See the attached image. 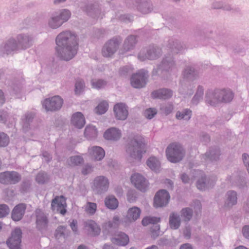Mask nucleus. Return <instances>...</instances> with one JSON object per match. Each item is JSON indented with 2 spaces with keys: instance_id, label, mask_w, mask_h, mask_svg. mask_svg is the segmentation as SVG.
<instances>
[{
  "instance_id": "3c124183",
  "label": "nucleus",
  "mask_w": 249,
  "mask_h": 249,
  "mask_svg": "<svg viewBox=\"0 0 249 249\" xmlns=\"http://www.w3.org/2000/svg\"><path fill=\"white\" fill-rule=\"evenodd\" d=\"M146 57L148 59H153L156 58V55L155 52L154 50L152 51V52L148 53L147 54V56Z\"/></svg>"
},
{
  "instance_id": "f704fd0d",
  "label": "nucleus",
  "mask_w": 249,
  "mask_h": 249,
  "mask_svg": "<svg viewBox=\"0 0 249 249\" xmlns=\"http://www.w3.org/2000/svg\"><path fill=\"white\" fill-rule=\"evenodd\" d=\"M191 110L189 109L185 110V112L183 113H181V112L178 111L176 114V117L178 119H184L185 120H189L191 118Z\"/></svg>"
},
{
  "instance_id": "20e7f679",
  "label": "nucleus",
  "mask_w": 249,
  "mask_h": 249,
  "mask_svg": "<svg viewBox=\"0 0 249 249\" xmlns=\"http://www.w3.org/2000/svg\"><path fill=\"white\" fill-rule=\"evenodd\" d=\"M166 154L169 161L176 163L182 160L184 155V151L179 144L173 143L167 147Z\"/></svg>"
},
{
  "instance_id": "bf43d9fd",
  "label": "nucleus",
  "mask_w": 249,
  "mask_h": 249,
  "mask_svg": "<svg viewBox=\"0 0 249 249\" xmlns=\"http://www.w3.org/2000/svg\"><path fill=\"white\" fill-rule=\"evenodd\" d=\"M119 222V218L117 216H115L113 218V223L115 225L117 222Z\"/></svg>"
},
{
  "instance_id": "5701e85b",
  "label": "nucleus",
  "mask_w": 249,
  "mask_h": 249,
  "mask_svg": "<svg viewBox=\"0 0 249 249\" xmlns=\"http://www.w3.org/2000/svg\"><path fill=\"white\" fill-rule=\"evenodd\" d=\"M94 184L97 188L106 189L108 187L109 182L104 177H98L94 179Z\"/></svg>"
},
{
  "instance_id": "f3484780",
  "label": "nucleus",
  "mask_w": 249,
  "mask_h": 249,
  "mask_svg": "<svg viewBox=\"0 0 249 249\" xmlns=\"http://www.w3.org/2000/svg\"><path fill=\"white\" fill-rule=\"evenodd\" d=\"M26 205L24 204L17 205L13 209L12 213V218L14 221L20 220L25 212Z\"/></svg>"
},
{
  "instance_id": "1a4fd4ad",
  "label": "nucleus",
  "mask_w": 249,
  "mask_h": 249,
  "mask_svg": "<svg viewBox=\"0 0 249 249\" xmlns=\"http://www.w3.org/2000/svg\"><path fill=\"white\" fill-rule=\"evenodd\" d=\"M52 208L53 211L64 214L66 213V207L67 206L66 199L61 196H56L52 202Z\"/></svg>"
},
{
  "instance_id": "49530a36",
  "label": "nucleus",
  "mask_w": 249,
  "mask_h": 249,
  "mask_svg": "<svg viewBox=\"0 0 249 249\" xmlns=\"http://www.w3.org/2000/svg\"><path fill=\"white\" fill-rule=\"evenodd\" d=\"M66 231V228L62 226L59 227L55 231V236L56 238H59L64 235V232Z\"/></svg>"
},
{
  "instance_id": "4be33fe9",
  "label": "nucleus",
  "mask_w": 249,
  "mask_h": 249,
  "mask_svg": "<svg viewBox=\"0 0 249 249\" xmlns=\"http://www.w3.org/2000/svg\"><path fill=\"white\" fill-rule=\"evenodd\" d=\"M140 213L141 211L140 209L138 207H134L128 210L126 217L129 221H134L140 217Z\"/></svg>"
},
{
  "instance_id": "09e8293b",
  "label": "nucleus",
  "mask_w": 249,
  "mask_h": 249,
  "mask_svg": "<svg viewBox=\"0 0 249 249\" xmlns=\"http://www.w3.org/2000/svg\"><path fill=\"white\" fill-rule=\"evenodd\" d=\"M196 186L197 188L200 190H203L206 188V184L205 182L203 181V179L202 178L201 180H199L197 181Z\"/></svg>"
},
{
  "instance_id": "c756f323",
  "label": "nucleus",
  "mask_w": 249,
  "mask_h": 249,
  "mask_svg": "<svg viewBox=\"0 0 249 249\" xmlns=\"http://www.w3.org/2000/svg\"><path fill=\"white\" fill-rule=\"evenodd\" d=\"M136 43V38L134 36H130L124 42V48L127 51L130 49Z\"/></svg>"
},
{
  "instance_id": "f03ea898",
  "label": "nucleus",
  "mask_w": 249,
  "mask_h": 249,
  "mask_svg": "<svg viewBox=\"0 0 249 249\" xmlns=\"http://www.w3.org/2000/svg\"><path fill=\"white\" fill-rule=\"evenodd\" d=\"M126 151L130 157L141 160L142 154L146 152V146L143 138L137 136L131 139L128 142Z\"/></svg>"
},
{
  "instance_id": "7c9ffc66",
  "label": "nucleus",
  "mask_w": 249,
  "mask_h": 249,
  "mask_svg": "<svg viewBox=\"0 0 249 249\" xmlns=\"http://www.w3.org/2000/svg\"><path fill=\"white\" fill-rule=\"evenodd\" d=\"M181 216L184 221H188L192 217V211L189 208L183 209L181 211Z\"/></svg>"
},
{
  "instance_id": "9d476101",
  "label": "nucleus",
  "mask_w": 249,
  "mask_h": 249,
  "mask_svg": "<svg viewBox=\"0 0 249 249\" xmlns=\"http://www.w3.org/2000/svg\"><path fill=\"white\" fill-rule=\"evenodd\" d=\"M160 221V218L156 217L146 216L143 218L142 223L145 226L148 224H152L153 226L151 228V231L152 236L155 237L158 236L160 234V226L157 225Z\"/></svg>"
},
{
  "instance_id": "2f4dec72",
  "label": "nucleus",
  "mask_w": 249,
  "mask_h": 249,
  "mask_svg": "<svg viewBox=\"0 0 249 249\" xmlns=\"http://www.w3.org/2000/svg\"><path fill=\"white\" fill-rule=\"evenodd\" d=\"M49 25L52 28H57L60 26L62 22L60 20L59 17H53L49 21Z\"/></svg>"
},
{
  "instance_id": "c9c22d12",
  "label": "nucleus",
  "mask_w": 249,
  "mask_h": 249,
  "mask_svg": "<svg viewBox=\"0 0 249 249\" xmlns=\"http://www.w3.org/2000/svg\"><path fill=\"white\" fill-rule=\"evenodd\" d=\"M10 176V183H16L18 182L20 180V176L19 175L15 172H10V174H8Z\"/></svg>"
},
{
  "instance_id": "4c0bfd02",
  "label": "nucleus",
  "mask_w": 249,
  "mask_h": 249,
  "mask_svg": "<svg viewBox=\"0 0 249 249\" xmlns=\"http://www.w3.org/2000/svg\"><path fill=\"white\" fill-rule=\"evenodd\" d=\"M10 172H5L0 174V182L3 184L10 183Z\"/></svg>"
},
{
  "instance_id": "774afa93",
  "label": "nucleus",
  "mask_w": 249,
  "mask_h": 249,
  "mask_svg": "<svg viewBox=\"0 0 249 249\" xmlns=\"http://www.w3.org/2000/svg\"><path fill=\"white\" fill-rule=\"evenodd\" d=\"M1 228H2V227H1V223L0 222V231H1Z\"/></svg>"
},
{
  "instance_id": "ea45409f",
  "label": "nucleus",
  "mask_w": 249,
  "mask_h": 249,
  "mask_svg": "<svg viewBox=\"0 0 249 249\" xmlns=\"http://www.w3.org/2000/svg\"><path fill=\"white\" fill-rule=\"evenodd\" d=\"M106 84V83L100 80H92L91 82L92 87L95 89H100L104 87Z\"/></svg>"
},
{
  "instance_id": "473e14b6",
  "label": "nucleus",
  "mask_w": 249,
  "mask_h": 249,
  "mask_svg": "<svg viewBox=\"0 0 249 249\" xmlns=\"http://www.w3.org/2000/svg\"><path fill=\"white\" fill-rule=\"evenodd\" d=\"M97 209V205L95 203L88 202L85 206L86 212L90 214H94Z\"/></svg>"
},
{
  "instance_id": "e2e57ef3",
  "label": "nucleus",
  "mask_w": 249,
  "mask_h": 249,
  "mask_svg": "<svg viewBox=\"0 0 249 249\" xmlns=\"http://www.w3.org/2000/svg\"><path fill=\"white\" fill-rule=\"evenodd\" d=\"M77 249H88L87 247L84 245H80L78 246Z\"/></svg>"
},
{
  "instance_id": "dca6fc26",
  "label": "nucleus",
  "mask_w": 249,
  "mask_h": 249,
  "mask_svg": "<svg viewBox=\"0 0 249 249\" xmlns=\"http://www.w3.org/2000/svg\"><path fill=\"white\" fill-rule=\"evenodd\" d=\"M85 228L89 234L95 236L100 232V229L98 225L93 220H88L84 223Z\"/></svg>"
},
{
  "instance_id": "393cba45",
  "label": "nucleus",
  "mask_w": 249,
  "mask_h": 249,
  "mask_svg": "<svg viewBox=\"0 0 249 249\" xmlns=\"http://www.w3.org/2000/svg\"><path fill=\"white\" fill-rule=\"evenodd\" d=\"M147 166L152 170L157 171L160 167L159 160L155 157L149 158L146 162Z\"/></svg>"
},
{
  "instance_id": "8fccbe9b",
  "label": "nucleus",
  "mask_w": 249,
  "mask_h": 249,
  "mask_svg": "<svg viewBox=\"0 0 249 249\" xmlns=\"http://www.w3.org/2000/svg\"><path fill=\"white\" fill-rule=\"evenodd\" d=\"M243 235L247 238L249 239V226H245L242 230Z\"/></svg>"
},
{
  "instance_id": "cd10ccee",
  "label": "nucleus",
  "mask_w": 249,
  "mask_h": 249,
  "mask_svg": "<svg viewBox=\"0 0 249 249\" xmlns=\"http://www.w3.org/2000/svg\"><path fill=\"white\" fill-rule=\"evenodd\" d=\"M227 196V204L228 206H232L236 203L237 195L236 192L234 191L229 192Z\"/></svg>"
},
{
  "instance_id": "423d86ee",
  "label": "nucleus",
  "mask_w": 249,
  "mask_h": 249,
  "mask_svg": "<svg viewBox=\"0 0 249 249\" xmlns=\"http://www.w3.org/2000/svg\"><path fill=\"white\" fill-rule=\"evenodd\" d=\"M63 103L62 99L59 96H55L51 99H45L43 106L48 111H54L60 109Z\"/></svg>"
},
{
  "instance_id": "9b49d317",
  "label": "nucleus",
  "mask_w": 249,
  "mask_h": 249,
  "mask_svg": "<svg viewBox=\"0 0 249 249\" xmlns=\"http://www.w3.org/2000/svg\"><path fill=\"white\" fill-rule=\"evenodd\" d=\"M118 47V42L116 39H112L107 42L102 50L103 55L105 57H109L116 51Z\"/></svg>"
},
{
  "instance_id": "39448f33",
  "label": "nucleus",
  "mask_w": 249,
  "mask_h": 249,
  "mask_svg": "<svg viewBox=\"0 0 249 249\" xmlns=\"http://www.w3.org/2000/svg\"><path fill=\"white\" fill-rule=\"evenodd\" d=\"M22 232L20 229L16 228L12 232L11 236L7 241L10 249H21Z\"/></svg>"
},
{
  "instance_id": "ddd939ff",
  "label": "nucleus",
  "mask_w": 249,
  "mask_h": 249,
  "mask_svg": "<svg viewBox=\"0 0 249 249\" xmlns=\"http://www.w3.org/2000/svg\"><path fill=\"white\" fill-rule=\"evenodd\" d=\"M114 111L116 118L118 120H124L128 116L127 109L123 103L116 104L114 107Z\"/></svg>"
},
{
  "instance_id": "79ce46f5",
  "label": "nucleus",
  "mask_w": 249,
  "mask_h": 249,
  "mask_svg": "<svg viewBox=\"0 0 249 249\" xmlns=\"http://www.w3.org/2000/svg\"><path fill=\"white\" fill-rule=\"evenodd\" d=\"M75 93L77 94H80L83 91L84 87L83 82L81 80L77 81L75 83Z\"/></svg>"
},
{
  "instance_id": "a878e982",
  "label": "nucleus",
  "mask_w": 249,
  "mask_h": 249,
  "mask_svg": "<svg viewBox=\"0 0 249 249\" xmlns=\"http://www.w3.org/2000/svg\"><path fill=\"white\" fill-rule=\"evenodd\" d=\"M106 206L110 209H115L118 206L117 199L113 196H109L105 200Z\"/></svg>"
},
{
  "instance_id": "a211bd4d",
  "label": "nucleus",
  "mask_w": 249,
  "mask_h": 249,
  "mask_svg": "<svg viewBox=\"0 0 249 249\" xmlns=\"http://www.w3.org/2000/svg\"><path fill=\"white\" fill-rule=\"evenodd\" d=\"M89 154L96 160H102L105 156L104 150L99 146H93L89 149Z\"/></svg>"
},
{
  "instance_id": "864d4df0",
  "label": "nucleus",
  "mask_w": 249,
  "mask_h": 249,
  "mask_svg": "<svg viewBox=\"0 0 249 249\" xmlns=\"http://www.w3.org/2000/svg\"><path fill=\"white\" fill-rule=\"evenodd\" d=\"M92 171L91 167L89 166H86L82 170L84 175H87Z\"/></svg>"
},
{
  "instance_id": "6e6d98bb",
  "label": "nucleus",
  "mask_w": 249,
  "mask_h": 249,
  "mask_svg": "<svg viewBox=\"0 0 249 249\" xmlns=\"http://www.w3.org/2000/svg\"><path fill=\"white\" fill-rule=\"evenodd\" d=\"M4 103V98L3 97V93L2 91L0 90V105Z\"/></svg>"
},
{
  "instance_id": "bb28decb",
  "label": "nucleus",
  "mask_w": 249,
  "mask_h": 249,
  "mask_svg": "<svg viewBox=\"0 0 249 249\" xmlns=\"http://www.w3.org/2000/svg\"><path fill=\"white\" fill-rule=\"evenodd\" d=\"M84 135L88 139L96 137L97 135V129L93 125H87L85 129Z\"/></svg>"
},
{
  "instance_id": "4468645a",
  "label": "nucleus",
  "mask_w": 249,
  "mask_h": 249,
  "mask_svg": "<svg viewBox=\"0 0 249 249\" xmlns=\"http://www.w3.org/2000/svg\"><path fill=\"white\" fill-rule=\"evenodd\" d=\"M111 240L114 244L124 246L128 244L129 239L126 234L120 232L114 235Z\"/></svg>"
},
{
  "instance_id": "de8ad7c7",
  "label": "nucleus",
  "mask_w": 249,
  "mask_h": 249,
  "mask_svg": "<svg viewBox=\"0 0 249 249\" xmlns=\"http://www.w3.org/2000/svg\"><path fill=\"white\" fill-rule=\"evenodd\" d=\"M203 94V89L201 87L198 88L197 92L195 94L193 98V102H195L199 99V98L201 97Z\"/></svg>"
},
{
  "instance_id": "a18cd8bd",
  "label": "nucleus",
  "mask_w": 249,
  "mask_h": 249,
  "mask_svg": "<svg viewBox=\"0 0 249 249\" xmlns=\"http://www.w3.org/2000/svg\"><path fill=\"white\" fill-rule=\"evenodd\" d=\"M66 231V228L62 226L59 227L55 231V236L56 238H59L64 235V232Z\"/></svg>"
},
{
  "instance_id": "6ab92c4d",
  "label": "nucleus",
  "mask_w": 249,
  "mask_h": 249,
  "mask_svg": "<svg viewBox=\"0 0 249 249\" xmlns=\"http://www.w3.org/2000/svg\"><path fill=\"white\" fill-rule=\"evenodd\" d=\"M121 136L120 131L116 128H111L107 130L104 134L107 140H117Z\"/></svg>"
},
{
  "instance_id": "0eeeda50",
  "label": "nucleus",
  "mask_w": 249,
  "mask_h": 249,
  "mask_svg": "<svg viewBox=\"0 0 249 249\" xmlns=\"http://www.w3.org/2000/svg\"><path fill=\"white\" fill-rule=\"evenodd\" d=\"M170 196L165 190L159 191L155 196L154 206L156 208L161 207L166 205L169 201Z\"/></svg>"
},
{
  "instance_id": "a19ab883",
  "label": "nucleus",
  "mask_w": 249,
  "mask_h": 249,
  "mask_svg": "<svg viewBox=\"0 0 249 249\" xmlns=\"http://www.w3.org/2000/svg\"><path fill=\"white\" fill-rule=\"evenodd\" d=\"M157 114V110L155 108H150L144 112V116L148 119L152 118Z\"/></svg>"
},
{
  "instance_id": "b1692460",
  "label": "nucleus",
  "mask_w": 249,
  "mask_h": 249,
  "mask_svg": "<svg viewBox=\"0 0 249 249\" xmlns=\"http://www.w3.org/2000/svg\"><path fill=\"white\" fill-rule=\"evenodd\" d=\"M180 220L178 215L173 213L170 216L169 225L172 229H177L180 226Z\"/></svg>"
},
{
  "instance_id": "c03bdc74",
  "label": "nucleus",
  "mask_w": 249,
  "mask_h": 249,
  "mask_svg": "<svg viewBox=\"0 0 249 249\" xmlns=\"http://www.w3.org/2000/svg\"><path fill=\"white\" fill-rule=\"evenodd\" d=\"M47 179V177L44 173H40L38 174L36 177V180L38 183H43Z\"/></svg>"
},
{
  "instance_id": "f8f14e48",
  "label": "nucleus",
  "mask_w": 249,
  "mask_h": 249,
  "mask_svg": "<svg viewBox=\"0 0 249 249\" xmlns=\"http://www.w3.org/2000/svg\"><path fill=\"white\" fill-rule=\"evenodd\" d=\"M131 182L139 190L144 191L147 187L145 179L139 174H135L131 176Z\"/></svg>"
},
{
  "instance_id": "338daca9",
  "label": "nucleus",
  "mask_w": 249,
  "mask_h": 249,
  "mask_svg": "<svg viewBox=\"0 0 249 249\" xmlns=\"http://www.w3.org/2000/svg\"><path fill=\"white\" fill-rule=\"evenodd\" d=\"M108 226L110 227H112L113 226V224L111 223L110 222L108 223Z\"/></svg>"
},
{
  "instance_id": "2eb2a0df",
  "label": "nucleus",
  "mask_w": 249,
  "mask_h": 249,
  "mask_svg": "<svg viewBox=\"0 0 249 249\" xmlns=\"http://www.w3.org/2000/svg\"><path fill=\"white\" fill-rule=\"evenodd\" d=\"M71 124L76 128H82L85 124V119L83 114L80 112L73 114L71 117Z\"/></svg>"
},
{
  "instance_id": "72a5a7b5",
  "label": "nucleus",
  "mask_w": 249,
  "mask_h": 249,
  "mask_svg": "<svg viewBox=\"0 0 249 249\" xmlns=\"http://www.w3.org/2000/svg\"><path fill=\"white\" fill-rule=\"evenodd\" d=\"M83 162V159L80 156L71 157L69 161V165L71 166L79 165Z\"/></svg>"
},
{
  "instance_id": "58836bf2",
  "label": "nucleus",
  "mask_w": 249,
  "mask_h": 249,
  "mask_svg": "<svg viewBox=\"0 0 249 249\" xmlns=\"http://www.w3.org/2000/svg\"><path fill=\"white\" fill-rule=\"evenodd\" d=\"M9 143V138L4 133H0V146H6Z\"/></svg>"
},
{
  "instance_id": "7ed1b4c3",
  "label": "nucleus",
  "mask_w": 249,
  "mask_h": 249,
  "mask_svg": "<svg viewBox=\"0 0 249 249\" xmlns=\"http://www.w3.org/2000/svg\"><path fill=\"white\" fill-rule=\"evenodd\" d=\"M207 102L212 106H215L220 102L227 103L232 100L233 93L230 90H216L214 93L207 94Z\"/></svg>"
},
{
  "instance_id": "680f3d73",
  "label": "nucleus",
  "mask_w": 249,
  "mask_h": 249,
  "mask_svg": "<svg viewBox=\"0 0 249 249\" xmlns=\"http://www.w3.org/2000/svg\"><path fill=\"white\" fill-rule=\"evenodd\" d=\"M146 249H158V248L156 246L153 245L150 247L146 248Z\"/></svg>"
},
{
  "instance_id": "412c9836",
  "label": "nucleus",
  "mask_w": 249,
  "mask_h": 249,
  "mask_svg": "<svg viewBox=\"0 0 249 249\" xmlns=\"http://www.w3.org/2000/svg\"><path fill=\"white\" fill-rule=\"evenodd\" d=\"M36 225L39 229H42L46 227L48 220L46 216L40 209L36 211Z\"/></svg>"
},
{
  "instance_id": "aec40b11",
  "label": "nucleus",
  "mask_w": 249,
  "mask_h": 249,
  "mask_svg": "<svg viewBox=\"0 0 249 249\" xmlns=\"http://www.w3.org/2000/svg\"><path fill=\"white\" fill-rule=\"evenodd\" d=\"M172 95V92L167 89H162L153 91L151 96L153 98L167 99Z\"/></svg>"
},
{
  "instance_id": "052dcab7",
  "label": "nucleus",
  "mask_w": 249,
  "mask_h": 249,
  "mask_svg": "<svg viewBox=\"0 0 249 249\" xmlns=\"http://www.w3.org/2000/svg\"><path fill=\"white\" fill-rule=\"evenodd\" d=\"M103 249H112V248L110 246L105 245Z\"/></svg>"
},
{
  "instance_id": "603ef678",
  "label": "nucleus",
  "mask_w": 249,
  "mask_h": 249,
  "mask_svg": "<svg viewBox=\"0 0 249 249\" xmlns=\"http://www.w3.org/2000/svg\"><path fill=\"white\" fill-rule=\"evenodd\" d=\"M70 226L73 231H77V221L76 220H72L70 224Z\"/></svg>"
},
{
  "instance_id": "37998d69",
  "label": "nucleus",
  "mask_w": 249,
  "mask_h": 249,
  "mask_svg": "<svg viewBox=\"0 0 249 249\" xmlns=\"http://www.w3.org/2000/svg\"><path fill=\"white\" fill-rule=\"evenodd\" d=\"M9 209L5 204L0 205V217H3L9 213Z\"/></svg>"
},
{
  "instance_id": "0e129e2a",
  "label": "nucleus",
  "mask_w": 249,
  "mask_h": 249,
  "mask_svg": "<svg viewBox=\"0 0 249 249\" xmlns=\"http://www.w3.org/2000/svg\"><path fill=\"white\" fill-rule=\"evenodd\" d=\"M66 0H57L56 1H54V3H56V2H64V1H65Z\"/></svg>"
},
{
  "instance_id": "69168bd1",
  "label": "nucleus",
  "mask_w": 249,
  "mask_h": 249,
  "mask_svg": "<svg viewBox=\"0 0 249 249\" xmlns=\"http://www.w3.org/2000/svg\"><path fill=\"white\" fill-rule=\"evenodd\" d=\"M139 58L142 61H143L145 59V58H142L140 55H139Z\"/></svg>"
},
{
  "instance_id": "5fc2aeb1",
  "label": "nucleus",
  "mask_w": 249,
  "mask_h": 249,
  "mask_svg": "<svg viewBox=\"0 0 249 249\" xmlns=\"http://www.w3.org/2000/svg\"><path fill=\"white\" fill-rule=\"evenodd\" d=\"M181 178L182 181L184 183L188 182L189 179L188 176L186 174H182L181 176Z\"/></svg>"
},
{
  "instance_id": "f257e3e1",
  "label": "nucleus",
  "mask_w": 249,
  "mask_h": 249,
  "mask_svg": "<svg viewBox=\"0 0 249 249\" xmlns=\"http://www.w3.org/2000/svg\"><path fill=\"white\" fill-rule=\"evenodd\" d=\"M56 51L61 58L66 61L72 58L76 54L78 43L76 36L70 32L60 33L56 38Z\"/></svg>"
},
{
  "instance_id": "6e6552de",
  "label": "nucleus",
  "mask_w": 249,
  "mask_h": 249,
  "mask_svg": "<svg viewBox=\"0 0 249 249\" xmlns=\"http://www.w3.org/2000/svg\"><path fill=\"white\" fill-rule=\"evenodd\" d=\"M146 73L143 71H140L133 74L131 79V84L135 88H141L146 84Z\"/></svg>"
},
{
  "instance_id": "c85d7f7f",
  "label": "nucleus",
  "mask_w": 249,
  "mask_h": 249,
  "mask_svg": "<svg viewBox=\"0 0 249 249\" xmlns=\"http://www.w3.org/2000/svg\"><path fill=\"white\" fill-rule=\"evenodd\" d=\"M108 107V103L107 102L104 101L99 104L95 108V111L97 114H102L107 111Z\"/></svg>"
},
{
  "instance_id": "13d9d810",
  "label": "nucleus",
  "mask_w": 249,
  "mask_h": 249,
  "mask_svg": "<svg viewBox=\"0 0 249 249\" xmlns=\"http://www.w3.org/2000/svg\"><path fill=\"white\" fill-rule=\"evenodd\" d=\"M184 233L185 236L187 238H189L190 237L191 233H190V231H189L186 230V232L184 231Z\"/></svg>"
},
{
  "instance_id": "4d7b16f0",
  "label": "nucleus",
  "mask_w": 249,
  "mask_h": 249,
  "mask_svg": "<svg viewBox=\"0 0 249 249\" xmlns=\"http://www.w3.org/2000/svg\"><path fill=\"white\" fill-rule=\"evenodd\" d=\"M180 249H192V248L189 244H186L181 246Z\"/></svg>"
},
{
  "instance_id": "e433bc0d",
  "label": "nucleus",
  "mask_w": 249,
  "mask_h": 249,
  "mask_svg": "<svg viewBox=\"0 0 249 249\" xmlns=\"http://www.w3.org/2000/svg\"><path fill=\"white\" fill-rule=\"evenodd\" d=\"M71 17V13L70 11L67 10H63L61 11L59 16L60 20L62 23L67 21Z\"/></svg>"
}]
</instances>
